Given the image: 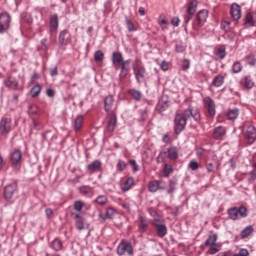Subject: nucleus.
Here are the masks:
<instances>
[{
	"label": "nucleus",
	"instance_id": "nucleus-31",
	"mask_svg": "<svg viewBox=\"0 0 256 256\" xmlns=\"http://www.w3.org/2000/svg\"><path fill=\"white\" fill-rule=\"evenodd\" d=\"M41 85L37 84L35 86H33L30 90V95L31 97L35 98V97H39V95H41Z\"/></svg>",
	"mask_w": 256,
	"mask_h": 256
},
{
	"label": "nucleus",
	"instance_id": "nucleus-4",
	"mask_svg": "<svg viewBox=\"0 0 256 256\" xmlns=\"http://www.w3.org/2000/svg\"><path fill=\"white\" fill-rule=\"evenodd\" d=\"M217 239V234L211 233L204 243L205 247H209L210 255H215V253H219L221 251V244L217 243Z\"/></svg>",
	"mask_w": 256,
	"mask_h": 256
},
{
	"label": "nucleus",
	"instance_id": "nucleus-62",
	"mask_svg": "<svg viewBox=\"0 0 256 256\" xmlns=\"http://www.w3.org/2000/svg\"><path fill=\"white\" fill-rule=\"evenodd\" d=\"M46 95L47 97H50V98L55 97V90H53L52 88L47 89Z\"/></svg>",
	"mask_w": 256,
	"mask_h": 256
},
{
	"label": "nucleus",
	"instance_id": "nucleus-43",
	"mask_svg": "<svg viewBox=\"0 0 256 256\" xmlns=\"http://www.w3.org/2000/svg\"><path fill=\"white\" fill-rule=\"evenodd\" d=\"M79 191L81 195H91V193H93V188H91L90 186H81L79 188Z\"/></svg>",
	"mask_w": 256,
	"mask_h": 256
},
{
	"label": "nucleus",
	"instance_id": "nucleus-41",
	"mask_svg": "<svg viewBox=\"0 0 256 256\" xmlns=\"http://www.w3.org/2000/svg\"><path fill=\"white\" fill-rule=\"evenodd\" d=\"M85 207V202L78 200L74 202V209L75 211H77L78 213H82L83 212V208Z\"/></svg>",
	"mask_w": 256,
	"mask_h": 256
},
{
	"label": "nucleus",
	"instance_id": "nucleus-13",
	"mask_svg": "<svg viewBox=\"0 0 256 256\" xmlns=\"http://www.w3.org/2000/svg\"><path fill=\"white\" fill-rule=\"evenodd\" d=\"M11 133V118H2L0 121V134L9 135Z\"/></svg>",
	"mask_w": 256,
	"mask_h": 256
},
{
	"label": "nucleus",
	"instance_id": "nucleus-35",
	"mask_svg": "<svg viewBox=\"0 0 256 256\" xmlns=\"http://www.w3.org/2000/svg\"><path fill=\"white\" fill-rule=\"evenodd\" d=\"M228 215L232 221H237V217H239V211L237 207L231 208L228 210Z\"/></svg>",
	"mask_w": 256,
	"mask_h": 256
},
{
	"label": "nucleus",
	"instance_id": "nucleus-29",
	"mask_svg": "<svg viewBox=\"0 0 256 256\" xmlns=\"http://www.w3.org/2000/svg\"><path fill=\"white\" fill-rule=\"evenodd\" d=\"M197 5V0H192L187 7L186 13H188L189 15H195L197 11Z\"/></svg>",
	"mask_w": 256,
	"mask_h": 256
},
{
	"label": "nucleus",
	"instance_id": "nucleus-36",
	"mask_svg": "<svg viewBox=\"0 0 256 256\" xmlns=\"http://www.w3.org/2000/svg\"><path fill=\"white\" fill-rule=\"evenodd\" d=\"M94 201L97 205H107V203H109V198L105 195H99Z\"/></svg>",
	"mask_w": 256,
	"mask_h": 256
},
{
	"label": "nucleus",
	"instance_id": "nucleus-33",
	"mask_svg": "<svg viewBox=\"0 0 256 256\" xmlns=\"http://www.w3.org/2000/svg\"><path fill=\"white\" fill-rule=\"evenodd\" d=\"M227 117L230 121H235V119L239 117V109L234 108L232 110H229L227 113Z\"/></svg>",
	"mask_w": 256,
	"mask_h": 256
},
{
	"label": "nucleus",
	"instance_id": "nucleus-50",
	"mask_svg": "<svg viewBox=\"0 0 256 256\" xmlns=\"http://www.w3.org/2000/svg\"><path fill=\"white\" fill-rule=\"evenodd\" d=\"M116 167L118 171H125V169H127V163H125V161L123 160H118V164Z\"/></svg>",
	"mask_w": 256,
	"mask_h": 256
},
{
	"label": "nucleus",
	"instance_id": "nucleus-26",
	"mask_svg": "<svg viewBox=\"0 0 256 256\" xmlns=\"http://www.w3.org/2000/svg\"><path fill=\"white\" fill-rule=\"evenodd\" d=\"M245 135H246L247 139L253 143L256 140L255 126H252V125L248 126Z\"/></svg>",
	"mask_w": 256,
	"mask_h": 256
},
{
	"label": "nucleus",
	"instance_id": "nucleus-38",
	"mask_svg": "<svg viewBox=\"0 0 256 256\" xmlns=\"http://www.w3.org/2000/svg\"><path fill=\"white\" fill-rule=\"evenodd\" d=\"M117 213V210L113 207H108L103 219H113V216Z\"/></svg>",
	"mask_w": 256,
	"mask_h": 256
},
{
	"label": "nucleus",
	"instance_id": "nucleus-21",
	"mask_svg": "<svg viewBox=\"0 0 256 256\" xmlns=\"http://www.w3.org/2000/svg\"><path fill=\"white\" fill-rule=\"evenodd\" d=\"M101 167H102L101 161L95 160L92 163H90L86 167V169L88 173L93 174V173H97V171H101Z\"/></svg>",
	"mask_w": 256,
	"mask_h": 256
},
{
	"label": "nucleus",
	"instance_id": "nucleus-15",
	"mask_svg": "<svg viewBox=\"0 0 256 256\" xmlns=\"http://www.w3.org/2000/svg\"><path fill=\"white\" fill-rule=\"evenodd\" d=\"M69 41H71V32H69V30L67 29L62 30L59 33V37H58L59 45L61 46L69 45Z\"/></svg>",
	"mask_w": 256,
	"mask_h": 256
},
{
	"label": "nucleus",
	"instance_id": "nucleus-7",
	"mask_svg": "<svg viewBox=\"0 0 256 256\" xmlns=\"http://www.w3.org/2000/svg\"><path fill=\"white\" fill-rule=\"evenodd\" d=\"M133 73L137 83H144L147 77V69L145 68V66L134 64Z\"/></svg>",
	"mask_w": 256,
	"mask_h": 256
},
{
	"label": "nucleus",
	"instance_id": "nucleus-63",
	"mask_svg": "<svg viewBox=\"0 0 256 256\" xmlns=\"http://www.w3.org/2000/svg\"><path fill=\"white\" fill-rule=\"evenodd\" d=\"M179 21H180L179 17L172 18L171 23H172L173 27H179Z\"/></svg>",
	"mask_w": 256,
	"mask_h": 256
},
{
	"label": "nucleus",
	"instance_id": "nucleus-55",
	"mask_svg": "<svg viewBox=\"0 0 256 256\" xmlns=\"http://www.w3.org/2000/svg\"><path fill=\"white\" fill-rule=\"evenodd\" d=\"M175 51L176 53H185V46L182 44H176Z\"/></svg>",
	"mask_w": 256,
	"mask_h": 256
},
{
	"label": "nucleus",
	"instance_id": "nucleus-27",
	"mask_svg": "<svg viewBox=\"0 0 256 256\" xmlns=\"http://www.w3.org/2000/svg\"><path fill=\"white\" fill-rule=\"evenodd\" d=\"M83 115H78L74 122H73V127H74V131H81V127H83Z\"/></svg>",
	"mask_w": 256,
	"mask_h": 256
},
{
	"label": "nucleus",
	"instance_id": "nucleus-49",
	"mask_svg": "<svg viewBox=\"0 0 256 256\" xmlns=\"http://www.w3.org/2000/svg\"><path fill=\"white\" fill-rule=\"evenodd\" d=\"M189 169H191V171H197V169H199V163L197 161H190L188 164Z\"/></svg>",
	"mask_w": 256,
	"mask_h": 256
},
{
	"label": "nucleus",
	"instance_id": "nucleus-16",
	"mask_svg": "<svg viewBox=\"0 0 256 256\" xmlns=\"http://www.w3.org/2000/svg\"><path fill=\"white\" fill-rule=\"evenodd\" d=\"M15 191H17V183L7 185L4 188V198L7 201H11V199H13V195H15Z\"/></svg>",
	"mask_w": 256,
	"mask_h": 256
},
{
	"label": "nucleus",
	"instance_id": "nucleus-6",
	"mask_svg": "<svg viewBox=\"0 0 256 256\" xmlns=\"http://www.w3.org/2000/svg\"><path fill=\"white\" fill-rule=\"evenodd\" d=\"M117 255H133V245L125 239L121 240L116 249Z\"/></svg>",
	"mask_w": 256,
	"mask_h": 256
},
{
	"label": "nucleus",
	"instance_id": "nucleus-8",
	"mask_svg": "<svg viewBox=\"0 0 256 256\" xmlns=\"http://www.w3.org/2000/svg\"><path fill=\"white\" fill-rule=\"evenodd\" d=\"M11 27V15L8 12L0 13V33L9 31Z\"/></svg>",
	"mask_w": 256,
	"mask_h": 256
},
{
	"label": "nucleus",
	"instance_id": "nucleus-40",
	"mask_svg": "<svg viewBox=\"0 0 256 256\" xmlns=\"http://www.w3.org/2000/svg\"><path fill=\"white\" fill-rule=\"evenodd\" d=\"M51 246H52V249H54V251H61V249H63V243L59 239L53 240Z\"/></svg>",
	"mask_w": 256,
	"mask_h": 256
},
{
	"label": "nucleus",
	"instance_id": "nucleus-58",
	"mask_svg": "<svg viewBox=\"0 0 256 256\" xmlns=\"http://www.w3.org/2000/svg\"><path fill=\"white\" fill-rule=\"evenodd\" d=\"M160 69H162V71H168L169 70V63H167V61H162L160 64Z\"/></svg>",
	"mask_w": 256,
	"mask_h": 256
},
{
	"label": "nucleus",
	"instance_id": "nucleus-47",
	"mask_svg": "<svg viewBox=\"0 0 256 256\" xmlns=\"http://www.w3.org/2000/svg\"><path fill=\"white\" fill-rule=\"evenodd\" d=\"M238 215H240V217H242L243 219H245V217H247L248 213H247V207L245 206H240L238 208Z\"/></svg>",
	"mask_w": 256,
	"mask_h": 256
},
{
	"label": "nucleus",
	"instance_id": "nucleus-46",
	"mask_svg": "<svg viewBox=\"0 0 256 256\" xmlns=\"http://www.w3.org/2000/svg\"><path fill=\"white\" fill-rule=\"evenodd\" d=\"M125 23L129 33H133V31H135V24H133V21L126 17Z\"/></svg>",
	"mask_w": 256,
	"mask_h": 256
},
{
	"label": "nucleus",
	"instance_id": "nucleus-19",
	"mask_svg": "<svg viewBox=\"0 0 256 256\" xmlns=\"http://www.w3.org/2000/svg\"><path fill=\"white\" fill-rule=\"evenodd\" d=\"M50 23V33H57L59 29V16L57 14H52L49 19Z\"/></svg>",
	"mask_w": 256,
	"mask_h": 256
},
{
	"label": "nucleus",
	"instance_id": "nucleus-28",
	"mask_svg": "<svg viewBox=\"0 0 256 256\" xmlns=\"http://www.w3.org/2000/svg\"><path fill=\"white\" fill-rule=\"evenodd\" d=\"M255 231V229L253 228V226L249 225L247 227H245L241 233H240V237L241 239H247V237H249V235H253V232Z\"/></svg>",
	"mask_w": 256,
	"mask_h": 256
},
{
	"label": "nucleus",
	"instance_id": "nucleus-2",
	"mask_svg": "<svg viewBox=\"0 0 256 256\" xmlns=\"http://www.w3.org/2000/svg\"><path fill=\"white\" fill-rule=\"evenodd\" d=\"M112 63L120 67V79H125L129 75V71H131V59L125 60L121 52H113Z\"/></svg>",
	"mask_w": 256,
	"mask_h": 256
},
{
	"label": "nucleus",
	"instance_id": "nucleus-53",
	"mask_svg": "<svg viewBox=\"0 0 256 256\" xmlns=\"http://www.w3.org/2000/svg\"><path fill=\"white\" fill-rule=\"evenodd\" d=\"M37 111H39V108L37 107V105L32 104V105L29 106L28 113H29L30 115H35V114H37Z\"/></svg>",
	"mask_w": 256,
	"mask_h": 256
},
{
	"label": "nucleus",
	"instance_id": "nucleus-18",
	"mask_svg": "<svg viewBox=\"0 0 256 256\" xmlns=\"http://www.w3.org/2000/svg\"><path fill=\"white\" fill-rule=\"evenodd\" d=\"M230 15L233 21H239V19H241V6L237 3H233L230 8Z\"/></svg>",
	"mask_w": 256,
	"mask_h": 256
},
{
	"label": "nucleus",
	"instance_id": "nucleus-14",
	"mask_svg": "<svg viewBox=\"0 0 256 256\" xmlns=\"http://www.w3.org/2000/svg\"><path fill=\"white\" fill-rule=\"evenodd\" d=\"M138 230L140 233H147L149 230V220L141 214L138 216Z\"/></svg>",
	"mask_w": 256,
	"mask_h": 256
},
{
	"label": "nucleus",
	"instance_id": "nucleus-56",
	"mask_svg": "<svg viewBox=\"0 0 256 256\" xmlns=\"http://www.w3.org/2000/svg\"><path fill=\"white\" fill-rule=\"evenodd\" d=\"M130 165L134 173H137V171H139V166L137 165V162L135 160H130Z\"/></svg>",
	"mask_w": 256,
	"mask_h": 256
},
{
	"label": "nucleus",
	"instance_id": "nucleus-52",
	"mask_svg": "<svg viewBox=\"0 0 256 256\" xmlns=\"http://www.w3.org/2000/svg\"><path fill=\"white\" fill-rule=\"evenodd\" d=\"M76 229H78V231L85 229V222L82 219L76 221Z\"/></svg>",
	"mask_w": 256,
	"mask_h": 256
},
{
	"label": "nucleus",
	"instance_id": "nucleus-34",
	"mask_svg": "<svg viewBox=\"0 0 256 256\" xmlns=\"http://www.w3.org/2000/svg\"><path fill=\"white\" fill-rule=\"evenodd\" d=\"M245 25L247 27H254L255 26V20H253V13L249 12L245 16Z\"/></svg>",
	"mask_w": 256,
	"mask_h": 256
},
{
	"label": "nucleus",
	"instance_id": "nucleus-54",
	"mask_svg": "<svg viewBox=\"0 0 256 256\" xmlns=\"http://www.w3.org/2000/svg\"><path fill=\"white\" fill-rule=\"evenodd\" d=\"M189 67H191V62L189 61V59H184L182 62L183 71H187V69H189Z\"/></svg>",
	"mask_w": 256,
	"mask_h": 256
},
{
	"label": "nucleus",
	"instance_id": "nucleus-20",
	"mask_svg": "<svg viewBox=\"0 0 256 256\" xmlns=\"http://www.w3.org/2000/svg\"><path fill=\"white\" fill-rule=\"evenodd\" d=\"M207 17H209V12H207V10H200L197 13L196 19L200 27H203L205 23H207Z\"/></svg>",
	"mask_w": 256,
	"mask_h": 256
},
{
	"label": "nucleus",
	"instance_id": "nucleus-22",
	"mask_svg": "<svg viewBox=\"0 0 256 256\" xmlns=\"http://www.w3.org/2000/svg\"><path fill=\"white\" fill-rule=\"evenodd\" d=\"M23 158V154L21 153V150L16 149L11 153V163L12 165H19L21 163V159Z\"/></svg>",
	"mask_w": 256,
	"mask_h": 256
},
{
	"label": "nucleus",
	"instance_id": "nucleus-42",
	"mask_svg": "<svg viewBox=\"0 0 256 256\" xmlns=\"http://www.w3.org/2000/svg\"><path fill=\"white\" fill-rule=\"evenodd\" d=\"M241 71H243V65H241V62H234L232 65V73H241Z\"/></svg>",
	"mask_w": 256,
	"mask_h": 256
},
{
	"label": "nucleus",
	"instance_id": "nucleus-45",
	"mask_svg": "<svg viewBox=\"0 0 256 256\" xmlns=\"http://www.w3.org/2000/svg\"><path fill=\"white\" fill-rule=\"evenodd\" d=\"M176 187H177V181H175V180H170L169 186H168V189H167V193H168L169 195L175 193Z\"/></svg>",
	"mask_w": 256,
	"mask_h": 256
},
{
	"label": "nucleus",
	"instance_id": "nucleus-57",
	"mask_svg": "<svg viewBox=\"0 0 256 256\" xmlns=\"http://www.w3.org/2000/svg\"><path fill=\"white\" fill-rule=\"evenodd\" d=\"M248 181H255L256 179V171H250L248 172Z\"/></svg>",
	"mask_w": 256,
	"mask_h": 256
},
{
	"label": "nucleus",
	"instance_id": "nucleus-64",
	"mask_svg": "<svg viewBox=\"0 0 256 256\" xmlns=\"http://www.w3.org/2000/svg\"><path fill=\"white\" fill-rule=\"evenodd\" d=\"M206 170H207L208 173H213L214 172V170H213V163H208L206 165Z\"/></svg>",
	"mask_w": 256,
	"mask_h": 256
},
{
	"label": "nucleus",
	"instance_id": "nucleus-39",
	"mask_svg": "<svg viewBox=\"0 0 256 256\" xmlns=\"http://www.w3.org/2000/svg\"><path fill=\"white\" fill-rule=\"evenodd\" d=\"M254 86H255V82H253V79L251 78V76H246L244 79V87L246 89H253Z\"/></svg>",
	"mask_w": 256,
	"mask_h": 256
},
{
	"label": "nucleus",
	"instance_id": "nucleus-48",
	"mask_svg": "<svg viewBox=\"0 0 256 256\" xmlns=\"http://www.w3.org/2000/svg\"><path fill=\"white\" fill-rule=\"evenodd\" d=\"M171 173H173V166H171L169 164H165L164 165V175H165V177H169V175H171Z\"/></svg>",
	"mask_w": 256,
	"mask_h": 256
},
{
	"label": "nucleus",
	"instance_id": "nucleus-32",
	"mask_svg": "<svg viewBox=\"0 0 256 256\" xmlns=\"http://www.w3.org/2000/svg\"><path fill=\"white\" fill-rule=\"evenodd\" d=\"M216 57H218V59H225V57H227V52L225 50V46H221L219 47L216 52H215Z\"/></svg>",
	"mask_w": 256,
	"mask_h": 256
},
{
	"label": "nucleus",
	"instance_id": "nucleus-1",
	"mask_svg": "<svg viewBox=\"0 0 256 256\" xmlns=\"http://www.w3.org/2000/svg\"><path fill=\"white\" fill-rule=\"evenodd\" d=\"M194 119L196 123H201V112L198 109H185L182 114H176L174 117V133L175 135H181L187 127V121Z\"/></svg>",
	"mask_w": 256,
	"mask_h": 256
},
{
	"label": "nucleus",
	"instance_id": "nucleus-59",
	"mask_svg": "<svg viewBox=\"0 0 256 256\" xmlns=\"http://www.w3.org/2000/svg\"><path fill=\"white\" fill-rule=\"evenodd\" d=\"M50 75L51 77H57L59 75V69L57 68V66L50 69Z\"/></svg>",
	"mask_w": 256,
	"mask_h": 256
},
{
	"label": "nucleus",
	"instance_id": "nucleus-10",
	"mask_svg": "<svg viewBox=\"0 0 256 256\" xmlns=\"http://www.w3.org/2000/svg\"><path fill=\"white\" fill-rule=\"evenodd\" d=\"M148 190L150 193H157L158 191H165V183L163 180H153L148 183Z\"/></svg>",
	"mask_w": 256,
	"mask_h": 256
},
{
	"label": "nucleus",
	"instance_id": "nucleus-17",
	"mask_svg": "<svg viewBox=\"0 0 256 256\" xmlns=\"http://www.w3.org/2000/svg\"><path fill=\"white\" fill-rule=\"evenodd\" d=\"M107 119H108V131H115V127H117V114L115 113V111H111L108 113L107 115Z\"/></svg>",
	"mask_w": 256,
	"mask_h": 256
},
{
	"label": "nucleus",
	"instance_id": "nucleus-24",
	"mask_svg": "<svg viewBox=\"0 0 256 256\" xmlns=\"http://www.w3.org/2000/svg\"><path fill=\"white\" fill-rule=\"evenodd\" d=\"M133 185H135V178L128 177L124 184L121 186V191L127 193V191H130V189L133 188Z\"/></svg>",
	"mask_w": 256,
	"mask_h": 256
},
{
	"label": "nucleus",
	"instance_id": "nucleus-44",
	"mask_svg": "<svg viewBox=\"0 0 256 256\" xmlns=\"http://www.w3.org/2000/svg\"><path fill=\"white\" fill-rule=\"evenodd\" d=\"M104 57H105V54L101 50H97L94 53V61H96V63L103 61Z\"/></svg>",
	"mask_w": 256,
	"mask_h": 256
},
{
	"label": "nucleus",
	"instance_id": "nucleus-61",
	"mask_svg": "<svg viewBox=\"0 0 256 256\" xmlns=\"http://www.w3.org/2000/svg\"><path fill=\"white\" fill-rule=\"evenodd\" d=\"M159 25H160L161 29L163 31H165V29H167V20H165V18H163L162 20L159 21Z\"/></svg>",
	"mask_w": 256,
	"mask_h": 256
},
{
	"label": "nucleus",
	"instance_id": "nucleus-30",
	"mask_svg": "<svg viewBox=\"0 0 256 256\" xmlns=\"http://www.w3.org/2000/svg\"><path fill=\"white\" fill-rule=\"evenodd\" d=\"M224 83H225V76L223 75L215 76L212 81V85H214V87H221V85H223Z\"/></svg>",
	"mask_w": 256,
	"mask_h": 256
},
{
	"label": "nucleus",
	"instance_id": "nucleus-23",
	"mask_svg": "<svg viewBox=\"0 0 256 256\" xmlns=\"http://www.w3.org/2000/svg\"><path fill=\"white\" fill-rule=\"evenodd\" d=\"M115 103V98H113V95H108L105 99H104V109L107 113H111V111L113 110V105Z\"/></svg>",
	"mask_w": 256,
	"mask_h": 256
},
{
	"label": "nucleus",
	"instance_id": "nucleus-5",
	"mask_svg": "<svg viewBox=\"0 0 256 256\" xmlns=\"http://www.w3.org/2000/svg\"><path fill=\"white\" fill-rule=\"evenodd\" d=\"M151 225L155 227L157 236L160 237V239H163V237L167 235V225L165 224V220L154 218Z\"/></svg>",
	"mask_w": 256,
	"mask_h": 256
},
{
	"label": "nucleus",
	"instance_id": "nucleus-51",
	"mask_svg": "<svg viewBox=\"0 0 256 256\" xmlns=\"http://www.w3.org/2000/svg\"><path fill=\"white\" fill-rule=\"evenodd\" d=\"M193 19V15L187 13V15L184 16V29L187 31V25H189V21Z\"/></svg>",
	"mask_w": 256,
	"mask_h": 256
},
{
	"label": "nucleus",
	"instance_id": "nucleus-11",
	"mask_svg": "<svg viewBox=\"0 0 256 256\" xmlns=\"http://www.w3.org/2000/svg\"><path fill=\"white\" fill-rule=\"evenodd\" d=\"M169 105H171V101L169 100V98L167 96H162L158 101L156 111L160 112V114L163 115V113H165V111L169 109Z\"/></svg>",
	"mask_w": 256,
	"mask_h": 256
},
{
	"label": "nucleus",
	"instance_id": "nucleus-9",
	"mask_svg": "<svg viewBox=\"0 0 256 256\" xmlns=\"http://www.w3.org/2000/svg\"><path fill=\"white\" fill-rule=\"evenodd\" d=\"M4 85L13 91H23V88L19 85V81H17V78L13 76H8L4 80Z\"/></svg>",
	"mask_w": 256,
	"mask_h": 256
},
{
	"label": "nucleus",
	"instance_id": "nucleus-37",
	"mask_svg": "<svg viewBox=\"0 0 256 256\" xmlns=\"http://www.w3.org/2000/svg\"><path fill=\"white\" fill-rule=\"evenodd\" d=\"M129 93L135 101H140L143 97V94H141V91L139 90L131 89L129 90Z\"/></svg>",
	"mask_w": 256,
	"mask_h": 256
},
{
	"label": "nucleus",
	"instance_id": "nucleus-3",
	"mask_svg": "<svg viewBox=\"0 0 256 256\" xmlns=\"http://www.w3.org/2000/svg\"><path fill=\"white\" fill-rule=\"evenodd\" d=\"M166 158L177 161L179 159V149L176 146H170L166 151H161L157 156V163H164Z\"/></svg>",
	"mask_w": 256,
	"mask_h": 256
},
{
	"label": "nucleus",
	"instance_id": "nucleus-60",
	"mask_svg": "<svg viewBox=\"0 0 256 256\" xmlns=\"http://www.w3.org/2000/svg\"><path fill=\"white\" fill-rule=\"evenodd\" d=\"M237 256H249V250L242 248L239 250V253L237 254Z\"/></svg>",
	"mask_w": 256,
	"mask_h": 256
},
{
	"label": "nucleus",
	"instance_id": "nucleus-12",
	"mask_svg": "<svg viewBox=\"0 0 256 256\" xmlns=\"http://www.w3.org/2000/svg\"><path fill=\"white\" fill-rule=\"evenodd\" d=\"M204 108L208 111L209 117H215L217 113L215 109V101L211 99V97H206L203 99Z\"/></svg>",
	"mask_w": 256,
	"mask_h": 256
},
{
	"label": "nucleus",
	"instance_id": "nucleus-25",
	"mask_svg": "<svg viewBox=\"0 0 256 256\" xmlns=\"http://www.w3.org/2000/svg\"><path fill=\"white\" fill-rule=\"evenodd\" d=\"M227 134V129L223 126H218L213 131V137L214 139H222V137H225Z\"/></svg>",
	"mask_w": 256,
	"mask_h": 256
}]
</instances>
